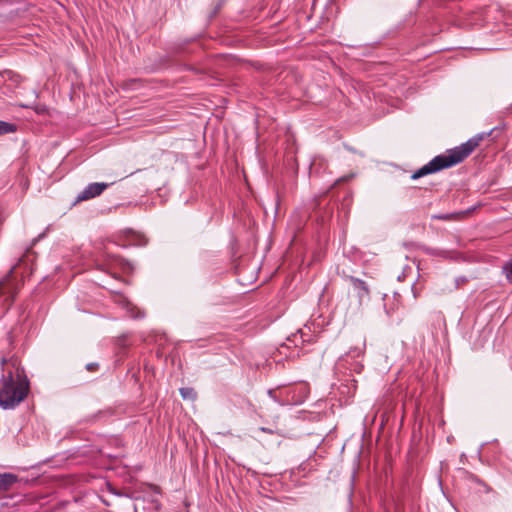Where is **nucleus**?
Masks as SVG:
<instances>
[{
    "label": "nucleus",
    "mask_w": 512,
    "mask_h": 512,
    "mask_svg": "<svg viewBox=\"0 0 512 512\" xmlns=\"http://www.w3.org/2000/svg\"><path fill=\"white\" fill-rule=\"evenodd\" d=\"M179 392L184 400H194L196 398V392L193 388L183 387L180 388Z\"/></svg>",
    "instance_id": "9d476101"
},
{
    "label": "nucleus",
    "mask_w": 512,
    "mask_h": 512,
    "mask_svg": "<svg viewBox=\"0 0 512 512\" xmlns=\"http://www.w3.org/2000/svg\"><path fill=\"white\" fill-rule=\"evenodd\" d=\"M366 351V338L363 334H357L354 337L353 345L349 348L347 353L339 358L340 365H349V369L355 373H361L363 364L358 358H363Z\"/></svg>",
    "instance_id": "7ed1b4c3"
},
{
    "label": "nucleus",
    "mask_w": 512,
    "mask_h": 512,
    "mask_svg": "<svg viewBox=\"0 0 512 512\" xmlns=\"http://www.w3.org/2000/svg\"><path fill=\"white\" fill-rule=\"evenodd\" d=\"M98 366H99V365H98L97 363H89V364H87V365H86V369H87L88 371H91V372H92V371L97 370V369H98Z\"/></svg>",
    "instance_id": "f8f14e48"
},
{
    "label": "nucleus",
    "mask_w": 512,
    "mask_h": 512,
    "mask_svg": "<svg viewBox=\"0 0 512 512\" xmlns=\"http://www.w3.org/2000/svg\"><path fill=\"white\" fill-rule=\"evenodd\" d=\"M14 267L7 276L0 282V296L5 295L6 300L12 302L20 289V282L13 278Z\"/></svg>",
    "instance_id": "20e7f679"
},
{
    "label": "nucleus",
    "mask_w": 512,
    "mask_h": 512,
    "mask_svg": "<svg viewBox=\"0 0 512 512\" xmlns=\"http://www.w3.org/2000/svg\"><path fill=\"white\" fill-rule=\"evenodd\" d=\"M17 131V125L14 123L0 120V135H6Z\"/></svg>",
    "instance_id": "6e6552de"
},
{
    "label": "nucleus",
    "mask_w": 512,
    "mask_h": 512,
    "mask_svg": "<svg viewBox=\"0 0 512 512\" xmlns=\"http://www.w3.org/2000/svg\"><path fill=\"white\" fill-rule=\"evenodd\" d=\"M29 381L23 368H3L0 378V407L14 409L28 395Z\"/></svg>",
    "instance_id": "f03ea898"
},
{
    "label": "nucleus",
    "mask_w": 512,
    "mask_h": 512,
    "mask_svg": "<svg viewBox=\"0 0 512 512\" xmlns=\"http://www.w3.org/2000/svg\"><path fill=\"white\" fill-rule=\"evenodd\" d=\"M260 430L265 432V433H272V430L269 429V428L261 427Z\"/></svg>",
    "instance_id": "2eb2a0df"
},
{
    "label": "nucleus",
    "mask_w": 512,
    "mask_h": 512,
    "mask_svg": "<svg viewBox=\"0 0 512 512\" xmlns=\"http://www.w3.org/2000/svg\"><path fill=\"white\" fill-rule=\"evenodd\" d=\"M268 395H269V397H270L272 400H274L275 402L279 403L280 405H283V404H284V402H283V401H280V400L277 398L276 393H275V391H274V390H272V389L268 390Z\"/></svg>",
    "instance_id": "9b49d317"
},
{
    "label": "nucleus",
    "mask_w": 512,
    "mask_h": 512,
    "mask_svg": "<svg viewBox=\"0 0 512 512\" xmlns=\"http://www.w3.org/2000/svg\"><path fill=\"white\" fill-rule=\"evenodd\" d=\"M502 273L504 274L507 282L512 284V257L503 264Z\"/></svg>",
    "instance_id": "1a4fd4ad"
},
{
    "label": "nucleus",
    "mask_w": 512,
    "mask_h": 512,
    "mask_svg": "<svg viewBox=\"0 0 512 512\" xmlns=\"http://www.w3.org/2000/svg\"><path fill=\"white\" fill-rule=\"evenodd\" d=\"M426 253L427 254H430V255H437L438 253H436V250L435 249H431V248H427L425 249Z\"/></svg>",
    "instance_id": "4468645a"
},
{
    "label": "nucleus",
    "mask_w": 512,
    "mask_h": 512,
    "mask_svg": "<svg viewBox=\"0 0 512 512\" xmlns=\"http://www.w3.org/2000/svg\"><path fill=\"white\" fill-rule=\"evenodd\" d=\"M493 131L494 129H491L487 133H479L460 146L448 150L445 154L435 156L431 161L415 171L412 174L411 179L417 180L428 174L435 173L461 163L479 146L480 142L486 136H490Z\"/></svg>",
    "instance_id": "f257e3e1"
},
{
    "label": "nucleus",
    "mask_w": 512,
    "mask_h": 512,
    "mask_svg": "<svg viewBox=\"0 0 512 512\" xmlns=\"http://www.w3.org/2000/svg\"><path fill=\"white\" fill-rule=\"evenodd\" d=\"M350 281L354 291L357 294V297L359 298V301L362 302L365 299L368 300L370 296V290L366 282L355 277H350Z\"/></svg>",
    "instance_id": "423d86ee"
},
{
    "label": "nucleus",
    "mask_w": 512,
    "mask_h": 512,
    "mask_svg": "<svg viewBox=\"0 0 512 512\" xmlns=\"http://www.w3.org/2000/svg\"><path fill=\"white\" fill-rule=\"evenodd\" d=\"M109 185L110 184L104 182L88 184L85 189L77 195L76 202L86 201L101 195Z\"/></svg>",
    "instance_id": "39448f33"
},
{
    "label": "nucleus",
    "mask_w": 512,
    "mask_h": 512,
    "mask_svg": "<svg viewBox=\"0 0 512 512\" xmlns=\"http://www.w3.org/2000/svg\"><path fill=\"white\" fill-rule=\"evenodd\" d=\"M18 478L12 473L0 474V490L6 491L17 482Z\"/></svg>",
    "instance_id": "0eeeda50"
},
{
    "label": "nucleus",
    "mask_w": 512,
    "mask_h": 512,
    "mask_svg": "<svg viewBox=\"0 0 512 512\" xmlns=\"http://www.w3.org/2000/svg\"><path fill=\"white\" fill-rule=\"evenodd\" d=\"M131 317H133V318H143L144 317V312L138 311L137 314H133L131 312Z\"/></svg>",
    "instance_id": "ddd939ff"
}]
</instances>
